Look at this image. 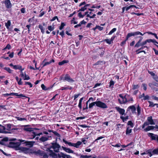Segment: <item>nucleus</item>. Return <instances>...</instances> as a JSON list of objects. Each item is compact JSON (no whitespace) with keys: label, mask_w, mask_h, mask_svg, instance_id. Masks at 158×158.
<instances>
[{"label":"nucleus","mask_w":158,"mask_h":158,"mask_svg":"<svg viewBox=\"0 0 158 158\" xmlns=\"http://www.w3.org/2000/svg\"><path fill=\"white\" fill-rule=\"evenodd\" d=\"M16 118L17 119V120L20 121H26L27 120V118H21L19 117H16Z\"/></svg>","instance_id":"obj_34"},{"label":"nucleus","mask_w":158,"mask_h":158,"mask_svg":"<svg viewBox=\"0 0 158 158\" xmlns=\"http://www.w3.org/2000/svg\"><path fill=\"white\" fill-rule=\"evenodd\" d=\"M25 142V140H19V142H10L9 144V147L12 148H15L17 149L19 146L20 145L21 143Z\"/></svg>","instance_id":"obj_6"},{"label":"nucleus","mask_w":158,"mask_h":158,"mask_svg":"<svg viewBox=\"0 0 158 158\" xmlns=\"http://www.w3.org/2000/svg\"><path fill=\"white\" fill-rule=\"evenodd\" d=\"M41 156H43L44 158H47L48 156L44 152H43Z\"/></svg>","instance_id":"obj_40"},{"label":"nucleus","mask_w":158,"mask_h":158,"mask_svg":"<svg viewBox=\"0 0 158 158\" xmlns=\"http://www.w3.org/2000/svg\"><path fill=\"white\" fill-rule=\"evenodd\" d=\"M72 89V87L70 86H68L66 87H62L60 89L62 90H66L68 89Z\"/></svg>","instance_id":"obj_26"},{"label":"nucleus","mask_w":158,"mask_h":158,"mask_svg":"<svg viewBox=\"0 0 158 158\" xmlns=\"http://www.w3.org/2000/svg\"><path fill=\"white\" fill-rule=\"evenodd\" d=\"M130 110H131V111L132 113H136V108L134 105L128 107L127 109V111H128Z\"/></svg>","instance_id":"obj_16"},{"label":"nucleus","mask_w":158,"mask_h":158,"mask_svg":"<svg viewBox=\"0 0 158 158\" xmlns=\"http://www.w3.org/2000/svg\"><path fill=\"white\" fill-rule=\"evenodd\" d=\"M11 46L9 44H8L6 46V47L5 48V49H11Z\"/></svg>","instance_id":"obj_59"},{"label":"nucleus","mask_w":158,"mask_h":158,"mask_svg":"<svg viewBox=\"0 0 158 158\" xmlns=\"http://www.w3.org/2000/svg\"><path fill=\"white\" fill-rule=\"evenodd\" d=\"M111 145L112 146L114 147H120L121 145L120 143H118L115 145H114L112 144H111Z\"/></svg>","instance_id":"obj_55"},{"label":"nucleus","mask_w":158,"mask_h":158,"mask_svg":"<svg viewBox=\"0 0 158 158\" xmlns=\"http://www.w3.org/2000/svg\"><path fill=\"white\" fill-rule=\"evenodd\" d=\"M41 87L42 89L44 90H47L48 89V88H47L44 84L41 85Z\"/></svg>","instance_id":"obj_46"},{"label":"nucleus","mask_w":158,"mask_h":158,"mask_svg":"<svg viewBox=\"0 0 158 158\" xmlns=\"http://www.w3.org/2000/svg\"><path fill=\"white\" fill-rule=\"evenodd\" d=\"M147 43L146 40L142 42L141 43V46H144V45H145Z\"/></svg>","instance_id":"obj_64"},{"label":"nucleus","mask_w":158,"mask_h":158,"mask_svg":"<svg viewBox=\"0 0 158 158\" xmlns=\"http://www.w3.org/2000/svg\"><path fill=\"white\" fill-rule=\"evenodd\" d=\"M133 87V89H137L138 88L139 86L138 85H132Z\"/></svg>","instance_id":"obj_48"},{"label":"nucleus","mask_w":158,"mask_h":158,"mask_svg":"<svg viewBox=\"0 0 158 158\" xmlns=\"http://www.w3.org/2000/svg\"><path fill=\"white\" fill-rule=\"evenodd\" d=\"M119 96L121 98H120L118 99L119 103L121 104L126 103H127V99L126 98L125 95L124 97H123L121 94H119Z\"/></svg>","instance_id":"obj_11"},{"label":"nucleus","mask_w":158,"mask_h":158,"mask_svg":"<svg viewBox=\"0 0 158 158\" xmlns=\"http://www.w3.org/2000/svg\"><path fill=\"white\" fill-rule=\"evenodd\" d=\"M141 46V47L139 49L136 50V52H137L138 51H139V50L143 49L145 48H148V47L147 46Z\"/></svg>","instance_id":"obj_53"},{"label":"nucleus","mask_w":158,"mask_h":158,"mask_svg":"<svg viewBox=\"0 0 158 158\" xmlns=\"http://www.w3.org/2000/svg\"><path fill=\"white\" fill-rule=\"evenodd\" d=\"M0 126L1 127V132L0 133H2L5 134H10L11 132L10 131L11 129V125L10 124H6L5 126H3L0 124Z\"/></svg>","instance_id":"obj_3"},{"label":"nucleus","mask_w":158,"mask_h":158,"mask_svg":"<svg viewBox=\"0 0 158 158\" xmlns=\"http://www.w3.org/2000/svg\"><path fill=\"white\" fill-rule=\"evenodd\" d=\"M19 149L22 152L26 154L31 153L32 152L31 150L27 148L21 147L19 148Z\"/></svg>","instance_id":"obj_8"},{"label":"nucleus","mask_w":158,"mask_h":158,"mask_svg":"<svg viewBox=\"0 0 158 158\" xmlns=\"http://www.w3.org/2000/svg\"><path fill=\"white\" fill-rule=\"evenodd\" d=\"M48 30L50 31H52L54 29L53 27H52V26H48Z\"/></svg>","instance_id":"obj_57"},{"label":"nucleus","mask_w":158,"mask_h":158,"mask_svg":"<svg viewBox=\"0 0 158 158\" xmlns=\"http://www.w3.org/2000/svg\"><path fill=\"white\" fill-rule=\"evenodd\" d=\"M56 19H57V20H58V18L56 16H55L54 17H53L52 18V19L51 20V21H54L55 20H56Z\"/></svg>","instance_id":"obj_60"},{"label":"nucleus","mask_w":158,"mask_h":158,"mask_svg":"<svg viewBox=\"0 0 158 158\" xmlns=\"http://www.w3.org/2000/svg\"><path fill=\"white\" fill-rule=\"evenodd\" d=\"M6 8L9 9L12 7V4L10 0H5L3 2Z\"/></svg>","instance_id":"obj_12"},{"label":"nucleus","mask_w":158,"mask_h":158,"mask_svg":"<svg viewBox=\"0 0 158 158\" xmlns=\"http://www.w3.org/2000/svg\"><path fill=\"white\" fill-rule=\"evenodd\" d=\"M25 76L23 77L24 80H28L30 79V78L28 75H27L26 73H25Z\"/></svg>","instance_id":"obj_35"},{"label":"nucleus","mask_w":158,"mask_h":158,"mask_svg":"<svg viewBox=\"0 0 158 158\" xmlns=\"http://www.w3.org/2000/svg\"><path fill=\"white\" fill-rule=\"evenodd\" d=\"M4 69L8 72L9 73H11L13 70L9 68L8 67H5Z\"/></svg>","instance_id":"obj_33"},{"label":"nucleus","mask_w":158,"mask_h":158,"mask_svg":"<svg viewBox=\"0 0 158 158\" xmlns=\"http://www.w3.org/2000/svg\"><path fill=\"white\" fill-rule=\"evenodd\" d=\"M53 133L57 137H60V135L59 133H58L56 131H53Z\"/></svg>","instance_id":"obj_52"},{"label":"nucleus","mask_w":158,"mask_h":158,"mask_svg":"<svg viewBox=\"0 0 158 158\" xmlns=\"http://www.w3.org/2000/svg\"><path fill=\"white\" fill-rule=\"evenodd\" d=\"M63 141L65 144H67L70 146H73L75 147L76 148H78L79 146H80L82 143V142H83L84 144H86L87 142V141L85 139H81L82 142L80 141H77L76 143H73L71 142H68L64 139H63Z\"/></svg>","instance_id":"obj_2"},{"label":"nucleus","mask_w":158,"mask_h":158,"mask_svg":"<svg viewBox=\"0 0 158 158\" xmlns=\"http://www.w3.org/2000/svg\"><path fill=\"white\" fill-rule=\"evenodd\" d=\"M96 102H93L91 103L89 105V108H92L95 105H96Z\"/></svg>","instance_id":"obj_39"},{"label":"nucleus","mask_w":158,"mask_h":158,"mask_svg":"<svg viewBox=\"0 0 158 158\" xmlns=\"http://www.w3.org/2000/svg\"><path fill=\"white\" fill-rule=\"evenodd\" d=\"M43 151H41L40 150H38L37 151L34 152V153L36 155H38L40 156H41L42 154L43 153Z\"/></svg>","instance_id":"obj_29"},{"label":"nucleus","mask_w":158,"mask_h":158,"mask_svg":"<svg viewBox=\"0 0 158 158\" xmlns=\"http://www.w3.org/2000/svg\"><path fill=\"white\" fill-rule=\"evenodd\" d=\"M156 119H155L153 120L152 119V116H151L148 117L147 120L148 122H145L143 124L142 126V128H144L146 126H148V125H155V123L154 122H156Z\"/></svg>","instance_id":"obj_5"},{"label":"nucleus","mask_w":158,"mask_h":158,"mask_svg":"<svg viewBox=\"0 0 158 158\" xmlns=\"http://www.w3.org/2000/svg\"><path fill=\"white\" fill-rule=\"evenodd\" d=\"M142 86L143 87V89L146 90L147 89V85L145 84H143Z\"/></svg>","instance_id":"obj_58"},{"label":"nucleus","mask_w":158,"mask_h":158,"mask_svg":"<svg viewBox=\"0 0 158 158\" xmlns=\"http://www.w3.org/2000/svg\"><path fill=\"white\" fill-rule=\"evenodd\" d=\"M39 27L40 29L41 32L43 34L44 32V31L43 29V27L42 25L41 24H40L39 26Z\"/></svg>","instance_id":"obj_41"},{"label":"nucleus","mask_w":158,"mask_h":158,"mask_svg":"<svg viewBox=\"0 0 158 158\" xmlns=\"http://www.w3.org/2000/svg\"><path fill=\"white\" fill-rule=\"evenodd\" d=\"M64 150L66 152L69 153H73V151L69 148H63Z\"/></svg>","instance_id":"obj_25"},{"label":"nucleus","mask_w":158,"mask_h":158,"mask_svg":"<svg viewBox=\"0 0 158 158\" xmlns=\"http://www.w3.org/2000/svg\"><path fill=\"white\" fill-rule=\"evenodd\" d=\"M96 106H97L103 108H106L107 106L106 104L101 101H96Z\"/></svg>","instance_id":"obj_9"},{"label":"nucleus","mask_w":158,"mask_h":158,"mask_svg":"<svg viewBox=\"0 0 158 158\" xmlns=\"http://www.w3.org/2000/svg\"><path fill=\"white\" fill-rule=\"evenodd\" d=\"M51 144V146L47 148V151H48V155L52 157V156L50 155L51 152H53L54 154L56 153L53 151L52 149L55 152H59L60 146L59 144L56 143H52Z\"/></svg>","instance_id":"obj_1"},{"label":"nucleus","mask_w":158,"mask_h":158,"mask_svg":"<svg viewBox=\"0 0 158 158\" xmlns=\"http://www.w3.org/2000/svg\"><path fill=\"white\" fill-rule=\"evenodd\" d=\"M105 41L108 44H110L112 42L111 41L110 39H106Z\"/></svg>","instance_id":"obj_50"},{"label":"nucleus","mask_w":158,"mask_h":158,"mask_svg":"<svg viewBox=\"0 0 158 158\" xmlns=\"http://www.w3.org/2000/svg\"><path fill=\"white\" fill-rule=\"evenodd\" d=\"M78 16L80 17V18H83L84 17V15H82L81 13V12H79L78 14Z\"/></svg>","instance_id":"obj_63"},{"label":"nucleus","mask_w":158,"mask_h":158,"mask_svg":"<svg viewBox=\"0 0 158 158\" xmlns=\"http://www.w3.org/2000/svg\"><path fill=\"white\" fill-rule=\"evenodd\" d=\"M16 80L18 82V83L19 85H22V79L21 78H20V80H19V79L18 77L17 76L15 77Z\"/></svg>","instance_id":"obj_28"},{"label":"nucleus","mask_w":158,"mask_h":158,"mask_svg":"<svg viewBox=\"0 0 158 158\" xmlns=\"http://www.w3.org/2000/svg\"><path fill=\"white\" fill-rule=\"evenodd\" d=\"M25 85H29L30 88L32 87V85L30 82L25 81Z\"/></svg>","instance_id":"obj_51"},{"label":"nucleus","mask_w":158,"mask_h":158,"mask_svg":"<svg viewBox=\"0 0 158 158\" xmlns=\"http://www.w3.org/2000/svg\"><path fill=\"white\" fill-rule=\"evenodd\" d=\"M109 86L110 87H113L114 85V82L113 80H111L110 82Z\"/></svg>","instance_id":"obj_43"},{"label":"nucleus","mask_w":158,"mask_h":158,"mask_svg":"<svg viewBox=\"0 0 158 158\" xmlns=\"http://www.w3.org/2000/svg\"><path fill=\"white\" fill-rule=\"evenodd\" d=\"M69 62V61L67 60H63L62 61L59 62L58 64L60 65H62L64 64L67 63Z\"/></svg>","instance_id":"obj_30"},{"label":"nucleus","mask_w":158,"mask_h":158,"mask_svg":"<svg viewBox=\"0 0 158 158\" xmlns=\"http://www.w3.org/2000/svg\"><path fill=\"white\" fill-rule=\"evenodd\" d=\"M20 75H19V76H20L22 77H23L24 76V74L23 73V70H20Z\"/></svg>","instance_id":"obj_62"},{"label":"nucleus","mask_w":158,"mask_h":158,"mask_svg":"<svg viewBox=\"0 0 158 158\" xmlns=\"http://www.w3.org/2000/svg\"><path fill=\"white\" fill-rule=\"evenodd\" d=\"M11 95H12L13 96H16L19 97H26L23 94H18V93H10Z\"/></svg>","instance_id":"obj_23"},{"label":"nucleus","mask_w":158,"mask_h":158,"mask_svg":"<svg viewBox=\"0 0 158 158\" xmlns=\"http://www.w3.org/2000/svg\"><path fill=\"white\" fill-rule=\"evenodd\" d=\"M48 138L49 136H43L40 138L39 140L42 142H45L48 140Z\"/></svg>","instance_id":"obj_20"},{"label":"nucleus","mask_w":158,"mask_h":158,"mask_svg":"<svg viewBox=\"0 0 158 158\" xmlns=\"http://www.w3.org/2000/svg\"><path fill=\"white\" fill-rule=\"evenodd\" d=\"M127 124L128 125L130 126L131 127H134V124L131 121H128Z\"/></svg>","instance_id":"obj_44"},{"label":"nucleus","mask_w":158,"mask_h":158,"mask_svg":"<svg viewBox=\"0 0 158 158\" xmlns=\"http://www.w3.org/2000/svg\"><path fill=\"white\" fill-rule=\"evenodd\" d=\"M152 151L151 150L149 149L145 152L146 154H148L150 157H151L153 155Z\"/></svg>","instance_id":"obj_24"},{"label":"nucleus","mask_w":158,"mask_h":158,"mask_svg":"<svg viewBox=\"0 0 158 158\" xmlns=\"http://www.w3.org/2000/svg\"><path fill=\"white\" fill-rule=\"evenodd\" d=\"M96 28H97V29L99 30V31H102L103 29V27H101L99 25H96Z\"/></svg>","instance_id":"obj_47"},{"label":"nucleus","mask_w":158,"mask_h":158,"mask_svg":"<svg viewBox=\"0 0 158 158\" xmlns=\"http://www.w3.org/2000/svg\"><path fill=\"white\" fill-rule=\"evenodd\" d=\"M116 108L117 110L119 112V113L122 115H123L124 114L125 110L124 109L120 108L119 107H116Z\"/></svg>","instance_id":"obj_19"},{"label":"nucleus","mask_w":158,"mask_h":158,"mask_svg":"<svg viewBox=\"0 0 158 158\" xmlns=\"http://www.w3.org/2000/svg\"><path fill=\"white\" fill-rule=\"evenodd\" d=\"M14 69H19L20 70H23L24 68H22V66L20 65H15L14 66Z\"/></svg>","instance_id":"obj_21"},{"label":"nucleus","mask_w":158,"mask_h":158,"mask_svg":"<svg viewBox=\"0 0 158 158\" xmlns=\"http://www.w3.org/2000/svg\"><path fill=\"white\" fill-rule=\"evenodd\" d=\"M145 33L143 34L142 33L139 31H137L132 32L128 33L127 35L129 37L132 36H135L138 35H143Z\"/></svg>","instance_id":"obj_10"},{"label":"nucleus","mask_w":158,"mask_h":158,"mask_svg":"<svg viewBox=\"0 0 158 158\" xmlns=\"http://www.w3.org/2000/svg\"><path fill=\"white\" fill-rule=\"evenodd\" d=\"M132 129L130 128L129 127H128L127 128L126 131V134L127 135L129 134L131 132Z\"/></svg>","instance_id":"obj_31"},{"label":"nucleus","mask_w":158,"mask_h":158,"mask_svg":"<svg viewBox=\"0 0 158 158\" xmlns=\"http://www.w3.org/2000/svg\"><path fill=\"white\" fill-rule=\"evenodd\" d=\"M61 80L66 81L69 82H73L74 81L73 79L70 76L67 74H66L64 76L61 78Z\"/></svg>","instance_id":"obj_7"},{"label":"nucleus","mask_w":158,"mask_h":158,"mask_svg":"<svg viewBox=\"0 0 158 158\" xmlns=\"http://www.w3.org/2000/svg\"><path fill=\"white\" fill-rule=\"evenodd\" d=\"M50 155L52 156V158H70L71 157L70 156L66 155L62 153L57 154L51 152Z\"/></svg>","instance_id":"obj_4"},{"label":"nucleus","mask_w":158,"mask_h":158,"mask_svg":"<svg viewBox=\"0 0 158 158\" xmlns=\"http://www.w3.org/2000/svg\"><path fill=\"white\" fill-rule=\"evenodd\" d=\"M126 98L127 102L132 101L133 102V100L132 97H131L129 95L126 94L125 95Z\"/></svg>","instance_id":"obj_22"},{"label":"nucleus","mask_w":158,"mask_h":158,"mask_svg":"<svg viewBox=\"0 0 158 158\" xmlns=\"http://www.w3.org/2000/svg\"><path fill=\"white\" fill-rule=\"evenodd\" d=\"M11 25V22L10 20H8L7 23L5 24V25L7 29H9L10 26Z\"/></svg>","instance_id":"obj_27"},{"label":"nucleus","mask_w":158,"mask_h":158,"mask_svg":"<svg viewBox=\"0 0 158 158\" xmlns=\"http://www.w3.org/2000/svg\"><path fill=\"white\" fill-rule=\"evenodd\" d=\"M65 24L64 23H61V25L60 27V29L61 30L63 29L64 27L65 26Z\"/></svg>","instance_id":"obj_49"},{"label":"nucleus","mask_w":158,"mask_h":158,"mask_svg":"<svg viewBox=\"0 0 158 158\" xmlns=\"http://www.w3.org/2000/svg\"><path fill=\"white\" fill-rule=\"evenodd\" d=\"M24 143L26 144V146H28L30 147H32L34 143H35V142L34 141H25Z\"/></svg>","instance_id":"obj_18"},{"label":"nucleus","mask_w":158,"mask_h":158,"mask_svg":"<svg viewBox=\"0 0 158 158\" xmlns=\"http://www.w3.org/2000/svg\"><path fill=\"white\" fill-rule=\"evenodd\" d=\"M40 13L39 15V17H41L42 16L45 14V13L44 11L42 12V10L40 11Z\"/></svg>","instance_id":"obj_56"},{"label":"nucleus","mask_w":158,"mask_h":158,"mask_svg":"<svg viewBox=\"0 0 158 158\" xmlns=\"http://www.w3.org/2000/svg\"><path fill=\"white\" fill-rule=\"evenodd\" d=\"M149 102L150 103L149 106L151 107H154L155 106V105H154V104L153 103V102H152L150 101H149Z\"/></svg>","instance_id":"obj_61"},{"label":"nucleus","mask_w":158,"mask_h":158,"mask_svg":"<svg viewBox=\"0 0 158 158\" xmlns=\"http://www.w3.org/2000/svg\"><path fill=\"white\" fill-rule=\"evenodd\" d=\"M154 128L158 129V126L156 125L155 126H148L147 128H144V131L147 132L150 130H153L154 129Z\"/></svg>","instance_id":"obj_14"},{"label":"nucleus","mask_w":158,"mask_h":158,"mask_svg":"<svg viewBox=\"0 0 158 158\" xmlns=\"http://www.w3.org/2000/svg\"><path fill=\"white\" fill-rule=\"evenodd\" d=\"M116 28H113L111 31H110V32H109L108 35H111L115 31H116Z\"/></svg>","instance_id":"obj_38"},{"label":"nucleus","mask_w":158,"mask_h":158,"mask_svg":"<svg viewBox=\"0 0 158 158\" xmlns=\"http://www.w3.org/2000/svg\"><path fill=\"white\" fill-rule=\"evenodd\" d=\"M87 8L85 6L83 7H82L79 10V11H84Z\"/></svg>","instance_id":"obj_54"},{"label":"nucleus","mask_w":158,"mask_h":158,"mask_svg":"<svg viewBox=\"0 0 158 158\" xmlns=\"http://www.w3.org/2000/svg\"><path fill=\"white\" fill-rule=\"evenodd\" d=\"M140 46H141V43L138 42L135 45V47L138 48Z\"/></svg>","instance_id":"obj_45"},{"label":"nucleus","mask_w":158,"mask_h":158,"mask_svg":"<svg viewBox=\"0 0 158 158\" xmlns=\"http://www.w3.org/2000/svg\"><path fill=\"white\" fill-rule=\"evenodd\" d=\"M46 59H45L42 62L41 64L43 65L42 67H43L44 66H46L47 65H48L50 64L52 62H54V60L53 59H52L51 60H50L49 61L46 62Z\"/></svg>","instance_id":"obj_13"},{"label":"nucleus","mask_w":158,"mask_h":158,"mask_svg":"<svg viewBox=\"0 0 158 158\" xmlns=\"http://www.w3.org/2000/svg\"><path fill=\"white\" fill-rule=\"evenodd\" d=\"M120 118L123 120V122L126 121L128 119V116H127L126 117H124L122 116L120 117Z\"/></svg>","instance_id":"obj_37"},{"label":"nucleus","mask_w":158,"mask_h":158,"mask_svg":"<svg viewBox=\"0 0 158 158\" xmlns=\"http://www.w3.org/2000/svg\"><path fill=\"white\" fill-rule=\"evenodd\" d=\"M92 156H87L82 155L80 156V158H89Z\"/></svg>","instance_id":"obj_36"},{"label":"nucleus","mask_w":158,"mask_h":158,"mask_svg":"<svg viewBox=\"0 0 158 158\" xmlns=\"http://www.w3.org/2000/svg\"><path fill=\"white\" fill-rule=\"evenodd\" d=\"M28 126V125H23V126L25 127L23 129V130L27 132H31L33 131V133H34V132L33 131L32 128L30 127H26Z\"/></svg>","instance_id":"obj_17"},{"label":"nucleus","mask_w":158,"mask_h":158,"mask_svg":"<svg viewBox=\"0 0 158 158\" xmlns=\"http://www.w3.org/2000/svg\"><path fill=\"white\" fill-rule=\"evenodd\" d=\"M137 114L138 115H139L141 113V109L139 105H138L137 107Z\"/></svg>","instance_id":"obj_32"},{"label":"nucleus","mask_w":158,"mask_h":158,"mask_svg":"<svg viewBox=\"0 0 158 158\" xmlns=\"http://www.w3.org/2000/svg\"><path fill=\"white\" fill-rule=\"evenodd\" d=\"M148 135L150 137L152 140H156L158 141V135L154 134L152 133H148Z\"/></svg>","instance_id":"obj_15"},{"label":"nucleus","mask_w":158,"mask_h":158,"mask_svg":"<svg viewBox=\"0 0 158 158\" xmlns=\"http://www.w3.org/2000/svg\"><path fill=\"white\" fill-rule=\"evenodd\" d=\"M152 153H153V155L155 154L158 155V148L156 149L153 150L152 151Z\"/></svg>","instance_id":"obj_42"}]
</instances>
